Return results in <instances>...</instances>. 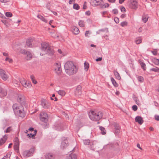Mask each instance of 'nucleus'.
<instances>
[{"instance_id":"obj_16","label":"nucleus","mask_w":159,"mask_h":159,"mask_svg":"<svg viewBox=\"0 0 159 159\" xmlns=\"http://www.w3.org/2000/svg\"><path fill=\"white\" fill-rule=\"evenodd\" d=\"M34 44V40L32 39H29L27 40L26 41V45L28 47L32 48L35 46L33 45Z\"/></svg>"},{"instance_id":"obj_30","label":"nucleus","mask_w":159,"mask_h":159,"mask_svg":"<svg viewBox=\"0 0 159 159\" xmlns=\"http://www.w3.org/2000/svg\"><path fill=\"white\" fill-rule=\"evenodd\" d=\"M79 25L80 26L83 27L84 26V21L80 20L79 22Z\"/></svg>"},{"instance_id":"obj_27","label":"nucleus","mask_w":159,"mask_h":159,"mask_svg":"<svg viewBox=\"0 0 159 159\" xmlns=\"http://www.w3.org/2000/svg\"><path fill=\"white\" fill-rule=\"evenodd\" d=\"M113 125L115 127V129L120 130V128L118 123L116 122H114L113 123Z\"/></svg>"},{"instance_id":"obj_58","label":"nucleus","mask_w":159,"mask_h":159,"mask_svg":"<svg viewBox=\"0 0 159 159\" xmlns=\"http://www.w3.org/2000/svg\"><path fill=\"white\" fill-rule=\"evenodd\" d=\"M120 130L116 129L115 131V134L116 135H117L119 133Z\"/></svg>"},{"instance_id":"obj_3","label":"nucleus","mask_w":159,"mask_h":159,"mask_svg":"<svg viewBox=\"0 0 159 159\" xmlns=\"http://www.w3.org/2000/svg\"><path fill=\"white\" fill-rule=\"evenodd\" d=\"M40 121L42 123H40V125L43 127V128H47L48 127L47 124L48 121V114L44 111L40 113Z\"/></svg>"},{"instance_id":"obj_32","label":"nucleus","mask_w":159,"mask_h":159,"mask_svg":"<svg viewBox=\"0 0 159 159\" xmlns=\"http://www.w3.org/2000/svg\"><path fill=\"white\" fill-rule=\"evenodd\" d=\"M89 64L88 63L85 62L84 63V67L85 71H87L89 68Z\"/></svg>"},{"instance_id":"obj_6","label":"nucleus","mask_w":159,"mask_h":159,"mask_svg":"<svg viewBox=\"0 0 159 159\" xmlns=\"http://www.w3.org/2000/svg\"><path fill=\"white\" fill-rule=\"evenodd\" d=\"M34 152V148H31L28 150L24 151L23 152V155L25 157H28L32 156Z\"/></svg>"},{"instance_id":"obj_55","label":"nucleus","mask_w":159,"mask_h":159,"mask_svg":"<svg viewBox=\"0 0 159 159\" xmlns=\"http://www.w3.org/2000/svg\"><path fill=\"white\" fill-rule=\"evenodd\" d=\"M9 0H0V1L2 3H6L9 2Z\"/></svg>"},{"instance_id":"obj_19","label":"nucleus","mask_w":159,"mask_h":159,"mask_svg":"<svg viewBox=\"0 0 159 159\" xmlns=\"http://www.w3.org/2000/svg\"><path fill=\"white\" fill-rule=\"evenodd\" d=\"M135 121L140 125L142 124L143 122L142 118L140 116H137L135 118Z\"/></svg>"},{"instance_id":"obj_64","label":"nucleus","mask_w":159,"mask_h":159,"mask_svg":"<svg viewBox=\"0 0 159 159\" xmlns=\"http://www.w3.org/2000/svg\"><path fill=\"white\" fill-rule=\"evenodd\" d=\"M28 130L30 131H34V129L32 127H31Z\"/></svg>"},{"instance_id":"obj_4","label":"nucleus","mask_w":159,"mask_h":159,"mask_svg":"<svg viewBox=\"0 0 159 159\" xmlns=\"http://www.w3.org/2000/svg\"><path fill=\"white\" fill-rule=\"evenodd\" d=\"M102 113L101 111L95 112L92 111L89 114V116L90 119L94 121L99 120L102 118Z\"/></svg>"},{"instance_id":"obj_44","label":"nucleus","mask_w":159,"mask_h":159,"mask_svg":"<svg viewBox=\"0 0 159 159\" xmlns=\"http://www.w3.org/2000/svg\"><path fill=\"white\" fill-rule=\"evenodd\" d=\"M11 130V127H8L6 130H5L4 132L5 133H9Z\"/></svg>"},{"instance_id":"obj_39","label":"nucleus","mask_w":159,"mask_h":159,"mask_svg":"<svg viewBox=\"0 0 159 159\" xmlns=\"http://www.w3.org/2000/svg\"><path fill=\"white\" fill-rule=\"evenodd\" d=\"M30 78L31 79L33 83L34 84H36L37 83V81L34 80V77L33 75H31L30 76Z\"/></svg>"},{"instance_id":"obj_34","label":"nucleus","mask_w":159,"mask_h":159,"mask_svg":"<svg viewBox=\"0 0 159 159\" xmlns=\"http://www.w3.org/2000/svg\"><path fill=\"white\" fill-rule=\"evenodd\" d=\"M73 8L74 9L78 10L80 9V6L77 4L75 3L73 5Z\"/></svg>"},{"instance_id":"obj_24","label":"nucleus","mask_w":159,"mask_h":159,"mask_svg":"<svg viewBox=\"0 0 159 159\" xmlns=\"http://www.w3.org/2000/svg\"><path fill=\"white\" fill-rule=\"evenodd\" d=\"M56 129L58 131H62L63 130L62 125L61 124H58L55 127Z\"/></svg>"},{"instance_id":"obj_25","label":"nucleus","mask_w":159,"mask_h":159,"mask_svg":"<svg viewBox=\"0 0 159 159\" xmlns=\"http://www.w3.org/2000/svg\"><path fill=\"white\" fill-rule=\"evenodd\" d=\"M111 80L112 84L115 87H117L118 86V84L116 82V81L113 78L111 77Z\"/></svg>"},{"instance_id":"obj_29","label":"nucleus","mask_w":159,"mask_h":159,"mask_svg":"<svg viewBox=\"0 0 159 159\" xmlns=\"http://www.w3.org/2000/svg\"><path fill=\"white\" fill-rule=\"evenodd\" d=\"M58 93L62 96H64L66 94L65 92L62 90H59L57 91Z\"/></svg>"},{"instance_id":"obj_18","label":"nucleus","mask_w":159,"mask_h":159,"mask_svg":"<svg viewBox=\"0 0 159 159\" xmlns=\"http://www.w3.org/2000/svg\"><path fill=\"white\" fill-rule=\"evenodd\" d=\"M7 94V93L6 90L2 89L0 87V97L1 98L5 96Z\"/></svg>"},{"instance_id":"obj_7","label":"nucleus","mask_w":159,"mask_h":159,"mask_svg":"<svg viewBox=\"0 0 159 159\" xmlns=\"http://www.w3.org/2000/svg\"><path fill=\"white\" fill-rule=\"evenodd\" d=\"M62 140L61 145V148L63 149L69 145L68 139L63 137L62 138Z\"/></svg>"},{"instance_id":"obj_45","label":"nucleus","mask_w":159,"mask_h":159,"mask_svg":"<svg viewBox=\"0 0 159 159\" xmlns=\"http://www.w3.org/2000/svg\"><path fill=\"white\" fill-rule=\"evenodd\" d=\"M138 109L137 106L136 105H134L132 106V109L134 111H136Z\"/></svg>"},{"instance_id":"obj_17","label":"nucleus","mask_w":159,"mask_h":159,"mask_svg":"<svg viewBox=\"0 0 159 159\" xmlns=\"http://www.w3.org/2000/svg\"><path fill=\"white\" fill-rule=\"evenodd\" d=\"M20 105L17 104H14L12 106L13 109L15 113H18V111L19 109Z\"/></svg>"},{"instance_id":"obj_36","label":"nucleus","mask_w":159,"mask_h":159,"mask_svg":"<svg viewBox=\"0 0 159 159\" xmlns=\"http://www.w3.org/2000/svg\"><path fill=\"white\" fill-rule=\"evenodd\" d=\"M138 80L139 82L142 83L144 79L143 77L140 76L138 77Z\"/></svg>"},{"instance_id":"obj_41","label":"nucleus","mask_w":159,"mask_h":159,"mask_svg":"<svg viewBox=\"0 0 159 159\" xmlns=\"http://www.w3.org/2000/svg\"><path fill=\"white\" fill-rule=\"evenodd\" d=\"M19 144H15L14 147V149L15 150H17L18 151L19 150Z\"/></svg>"},{"instance_id":"obj_46","label":"nucleus","mask_w":159,"mask_h":159,"mask_svg":"<svg viewBox=\"0 0 159 159\" xmlns=\"http://www.w3.org/2000/svg\"><path fill=\"white\" fill-rule=\"evenodd\" d=\"M91 31H89V30L87 31H86V32L85 33V36L86 37H88V34H91Z\"/></svg>"},{"instance_id":"obj_63","label":"nucleus","mask_w":159,"mask_h":159,"mask_svg":"<svg viewBox=\"0 0 159 159\" xmlns=\"http://www.w3.org/2000/svg\"><path fill=\"white\" fill-rule=\"evenodd\" d=\"M85 14L88 16H89L90 14V12L89 11H87L85 12Z\"/></svg>"},{"instance_id":"obj_1","label":"nucleus","mask_w":159,"mask_h":159,"mask_svg":"<svg viewBox=\"0 0 159 159\" xmlns=\"http://www.w3.org/2000/svg\"><path fill=\"white\" fill-rule=\"evenodd\" d=\"M64 68L66 73L70 75L75 74L77 71V69L71 61H67L65 64Z\"/></svg>"},{"instance_id":"obj_49","label":"nucleus","mask_w":159,"mask_h":159,"mask_svg":"<svg viewBox=\"0 0 159 159\" xmlns=\"http://www.w3.org/2000/svg\"><path fill=\"white\" fill-rule=\"evenodd\" d=\"M113 12L115 14H116L118 13V11L116 9H114L112 10Z\"/></svg>"},{"instance_id":"obj_20","label":"nucleus","mask_w":159,"mask_h":159,"mask_svg":"<svg viewBox=\"0 0 159 159\" xmlns=\"http://www.w3.org/2000/svg\"><path fill=\"white\" fill-rule=\"evenodd\" d=\"M71 31L75 34H77L80 32L79 29L75 26H73L71 28Z\"/></svg>"},{"instance_id":"obj_37","label":"nucleus","mask_w":159,"mask_h":159,"mask_svg":"<svg viewBox=\"0 0 159 159\" xmlns=\"http://www.w3.org/2000/svg\"><path fill=\"white\" fill-rule=\"evenodd\" d=\"M135 42L137 44H139L142 42V39L140 38L137 39L135 41Z\"/></svg>"},{"instance_id":"obj_8","label":"nucleus","mask_w":159,"mask_h":159,"mask_svg":"<svg viewBox=\"0 0 159 159\" xmlns=\"http://www.w3.org/2000/svg\"><path fill=\"white\" fill-rule=\"evenodd\" d=\"M0 76L4 81L6 80L8 78V76L5 71L1 69H0Z\"/></svg>"},{"instance_id":"obj_61","label":"nucleus","mask_w":159,"mask_h":159,"mask_svg":"<svg viewBox=\"0 0 159 159\" xmlns=\"http://www.w3.org/2000/svg\"><path fill=\"white\" fill-rule=\"evenodd\" d=\"M109 4L107 3H105L103 6H104L105 8H106L108 7L109 6Z\"/></svg>"},{"instance_id":"obj_48","label":"nucleus","mask_w":159,"mask_h":159,"mask_svg":"<svg viewBox=\"0 0 159 159\" xmlns=\"http://www.w3.org/2000/svg\"><path fill=\"white\" fill-rule=\"evenodd\" d=\"M40 20L43 21L45 23L47 22V20L44 18L42 16H40Z\"/></svg>"},{"instance_id":"obj_14","label":"nucleus","mask_w":159,"mask_h":159,"mask_svg":"<svg viewBox=\"0 0 159 159\" xmlns=\"http://www.w3.org/2000/svg\"><path fill=\"white\" fill-rule=\"evenodd\" d=\"M55 66L56 67L55 68V72L57 75H59L61 72V64L59 63H56Z\"/></svg>"},{"instance_id":"obj_15","label":"nucleus","mask_w":159,"mask_h":159,"mask_svg":"<svg viewBox=\"0 0 159 159\" xmlns=\"http://www.w3.org/2000/svg\"><path fill=\"white\" fill-rule=\"evenodd\" d=\"M20 82L22 85L25 87H30L31 86V84L30 83H29V82H27L24 79H21L20 80Z\"/></svg>"},{"instance_id":"obj_22","label":"nucleus","mask_w":159,"mask_h":159,"mask_svg":"<svg viewBox=\"0 0 159 159\" xmlns=\"http://www.w3.org/2000/svg\"><path fill=\"white\" fill-rule=\"evenodd\" d=\"M81 86L79 85L77 86L76 88L75 93L76 94L78 95H80L82 93L81 91Z\"/></svg>"},{"instance_id":"obj_43","label":"nucleus","mask_w":159,"mask_h":159,"mask_svg":"<svg viewBox=\"0 0 159 159\" xmlns=\"http://www.w3.org/2000/svg\"><path fill=\"white\" fill-rule=\"evenodd\" d=\"M128 23L126 21H123L121 23L120 25L122 27H124L125 26L127 25Z\"/></svg>"},{"instance_id":"obj_57","label":"nucleus","mask_w":159,"mask_h":159,"mask_svg":"<svg viewBox=\"0 0 159 159\" xmlns=\"http://www.w3.org/2000/svg\"><path fill=\"white\" fill-rule=\"evenodd\" d=\"M102 59V57H100L99 58H98L96 59V61H101Z\"/></svg>"},{"instance_id":"obj_56","label":"nucleus","mask_w":159,"mask_h":159,"mask_svg":"<svg viewBox=\"0 0 159 159\" xmlns=\"http://www.w3.org/2000/svg\"><path fill=\"white\" fill-rule=\"evenodd\" d=\"M155 118L156 120L159 121V116L155 115Z\"/></svg>"},{"instance_id":"obj_50","label":"nucleus","mask_w":159,"mask_h":159,"mask_svg":"<svg viewBox=\"0 0 159 159\" xmlns=\"http://www.w3.org/2000/svg\"><path fill=\"white\" fill-rule=\"evenodd\" d=\"M120 10L122 12H124L126 11V9L124 7H121L120 8Z\"/></svg>"},{"instance_id":"obj_13","label":"nucleus","mask_w":159,"mask_h":159,"mask_svg":"<svg viewBox=\"0 0 159 159\" xmlns=\"http://www.w3.org/2000/svg\"><path fill=\"white\" fill-rule=\"evenodd\" d=\"M129 7L132 9L136 10L138 7L137 2L135 0H133L130 3Z\"/></svg>"},{"instance_id":"obj_59","label":"nucleus","mask_w":159,"mask_h":159,"mask_svg":"<svg viewBox=\"0 0 159 159\" xmlns=\"http://www.w3.org/2000/svg\"><path fill=\"white\" fill-rule=\"evenodd\" d=\"M126 16V14H125V13L123 14L120 16V17L121 18H123L125 17Z\"/></svg>"},{"instance_id":"obj_26","label":"nucleus","mask_w":159,"mask_h":159,"mask_svg":"<svg viewBox=\"0 0 159 159\" xmlns=\"http://www.w3.org/2000/svg\"><path fill=\"white\" fill-rule=\"evenodd\" d=\"M114 73L116 79L118 80H120V74L117 71L114 70Z\"/></svg>"},{"instance_id":"obj_52","label":"nucleus","mask_w":159,"mask_h":159,"mask_svg":"<svg viewBox=\"0 0 159 159\" xmlns=\"http://www.w3.org/2000/svg\"><path fill=\"white\" fill-rule=\"evenodd\" d=\"M1 21L2 23H3L4 24L6 25H7V21L5 20H2Z\"/></svg>"},{"instance_id":"obj_38","label":"nucleus","mask_w":159,"mask_h":159,"mask_svg":"<svg viewBox=\"0 0 159 159\" xmlns=\"http://www.w3.org/2000/svg\"><path fill=\"white\" fill-rule=\"evenodd\" d=\"M141 66L142 68L144 70H146V65L143 62H141L140 63Z\"/></svg>"},{"instance_id":"obj_40","label":"nucleus","mask_w":159,"mask_h":159,"mask_svg":"<svg viewBox=\"0 0 159 159\" xmlns=\"http://www.w3.org/2000/svg\"><path fill=\"white\" fill-rule=\"evenodd\" d=\"M5 15L7 17H10L12 16V14L11 12H7L6 13Z\"/></svg>"},{"instance_id":"obj_12","label":"nucleus","mask_w":159,"mask_h":159,"mask_svg":"<svg viewBox=\"0 0 159 159\" xmlns=\"http://www.w3.org/2000/svg\"><path fill=\"white\" fill-rule=\"evenodd\" d=\"M22 53L23 54H26L27 55L26 57V59L28 60L31 59L32 58V55L30 52L24 49L22 50Z\"/></svg>"},{"instance_id":"obj_2","label":"nucleus","mask_w":159,"mask_h":159,"mask_svg":"<svg viewBox=\"0 0 159 159\" xmlns=\"http://www.w3.org/2000/svg\"><path fill=\"white\" fill-rule=\"evenodd\" d=\"M48 43L43 42L41 43V48L40 52V56H43L46 54H48L49 55L51 56L54 53L53 50L49 46Z\"/></svg>"},{"instance_id":"obj_5","label":"nucleus","mask_w":159,"mask_h":159,"mask_svg":"<svg viewBox=\"0 0 159 159\" xmlns=\"http://www.w3.org/2000/svg\"><path fill=\"white\" fill-rule=\"evenodd\" d=\"M40 105L44 109H48L50 106V104L46 99L44 98H42Z\"/></svg>"},{"instance_id":"obj_33","label":"nucleus","mask_w":159,"mask_h":159,"mask_svg":"<svg viewBox=\"0 0 159 159\" xmlns=\"http://www.w3.org/2000/svg\"><path fill=\"white\" fill-rule=\"evenodd\" d=\"M153 63L157 65H159V59L157 58H154L153 60Z\"/></svg>"},{"instance_id":"obj_28","label":"nucleus","mask_w":159,"mask_h":159,"mask_svg":"<svg viewBox=\"0 0 159 159\" xmlns=\"http://www.w3.org/2000/svg\"><path fill=\"white\" fill-rule=\"evenodd\" d=\"M99 129L101 131V133L102 134L104 135L106 134V131L104 127L100 126H99Z\"/></svg>"},{"instance_id":"obj_31","label":"nucleus","mask_w":159,"mask_h":159,"mask_svg":"<svg viewBox=\"0 0 159 159\" xmlns=\"http://www.w3.org/2000/svg\"><path fill=\"white\" fill-rule=\"evenodd\" d=\"M150 70L151 71H152L155 72H159V68L157 67H155L152 68Z\"/></svg>"},{"instance_id":"obj_51","label":"nucleus","mask_w":159,"mask_h":159,"mask_svg":"<svg viewBox=\"0 0 159 159\" xmlns=\"http://www.w3.org/2000/svg\"><path fill=\"white\" fill-rule=\"evenodd\" d=\"M11 156V154L10 153H8L7 154V155L4 157H5L6 158H7L8 159Z\"/></svg>"},{"instance_id":"obj_23","label":"nucleus","mask_w":159,"mask_h":159,"mask_svg":"<svg viewBox=\"0 0 159 159\" xmlns=\"http://www.w3.org/2000/svg\"><path fill=\"white\" fill-rule=\"evenodd\" d=\"M46 159H54V156L51 153H48L45 156Z\"/></svg>"},{"instance_id":"obj_10","label":"nucleus","mask_w":159,"mask_h":159,"mask_svg":"<svg viewBox=\"0 0 159 159\" xmlns=\"http://www.w3.org/2000/svg\"><path fill=\"white\" fill-rule=\"evenodd\" d=\"M102 0H91L90 3L92 6L96 7L102 4Z\"/></svg>"},{"instance_id":"obj_9","label":"nucleus","mask_w":159,"mask_h":159,"mask_svg":"<svg viewBox=\"0 0 159 159\" xmlns=\"http://www.w3.org/2000/svg\"><path fill=\"white\" fill-rule=\"evenodd\" d=\"M18 112L17 113H15V114L18 115L22 117H24L25 116V114L24 110V108L22 106L20 105L19 109L18 111Z\"/></svg>"},{"instance_id":"obj_21","label":"nucleus","mask_w":159,"mask_h":159,"mask_svg":"<svg viewBox=\"0 0 159 159\" xmlns=\"http://www.w3.org/2000/svg\"><path fill=\"white\" fill-rule=\"evenodd\" d=\"M76 155L74 153H71L66 156V159H76Z\"/></svg>"},{"instance_id":"obj_62","label":"nucleus","mask_w":159,"mask_h":159,"mask_svg":"<svg viewBox=\"0 0 159 159\" xmlns=\"http://www.w3.org/2000/svg\"><path fill=\"white\" fill-rule=\"evenodd\" d=\"M3 55L4 56H6V57H8V54L6 52H3Z\"/></svg>"},{"instance_id":"obj_53","label":"nucleus","mask_w":159,"mask_h":159,"mask_svg":"<svg viewBox=\"0 0 159 159\" xmlns=\"http://www.w3.org/2000/svg\"><path fill=\"white\" fill-rule=\"evenodd\" d=\"M15 142L16 143L15 144H19V139H18L16 137L15 139Z\"/></svg>"},{"instance_id":"obj_54","label":"nucleus","mask_w":159,"mask_h":159,"mask_svg":"<svg viewBox=\"0 0 159 159\" xmlns=\"http://www.w3.org/2000/svg\"><path fill=\"white\" fill-rule=\"evenodd\" d=\"M148 18H147V17H144V18L143 17V21L144 22V23H146L148 20Z\"/></svg>"},{"instance_id":"obj_11","label":"nucleus","mask_w":159,"mask_h":159,"mask_svg":"<svg viewBox=\"0 0 159 159\" xmlns=\"http://www.w3.org/2000/svg\"><path fill=\"white\" fill-rule=\"evenodd\" d=\"M17 100L21 104L23 105L25 102V97L23 95L19 94L18 95Z\"/></svg>"},{"instance_id":"obj_47","label":"nucleus","mask_w":159,"mask_h":159,"mask_svg":"<svg viewBox=\"0 0 159 159\" xmlns=\"http://www.w3.org/2000/svg\"><path fill=\"white\" fill-rule=\"evenodd\" d=\"M114 20L116 23H118L119 22V20L117 17L114 18Z\"/></svg>"},{"instance_id":"obj_35","label":"nucleus","mask_w":159,"mask_h":159,"mask_svg":"<svg viewBox=\"0 0 159 159\" xmlns=\"http://www.w3.org/2000/svg\"><path fill=\"white\" fill-rule=\"evenodd\" d=\"M90 140L89 139H85L83 140V143L84 145H89L90 143Z\"/></svg>"},{"instance_id":"obj_42","label":"nucleus","mask_w":159,"mask_h":159,"mask_svg":"<svg viewBox=\"0 0 159 159\" xmlns=\"http://www.w3.org/2000/svg\"><path fill=\"white\" fill-rule=\"evenodd\" d=\"M6 141V139H3V138H1L0 140V146L2 145Z\"/></svg>"},{"instance_id":"obj_60","label":"nucleus","mask_w":159,"mask_h":159,"mask_svg":"<svg viewBox=\"0 0 159 159\" xmlns=\"http://www.w3.org/2000/svg\"><path fill=\"white\" fill-rule=\"evenodd\" d=\"M151 52L154 55L156 56L157 55V51H152Z\"/></svg>"}]
</instances>
